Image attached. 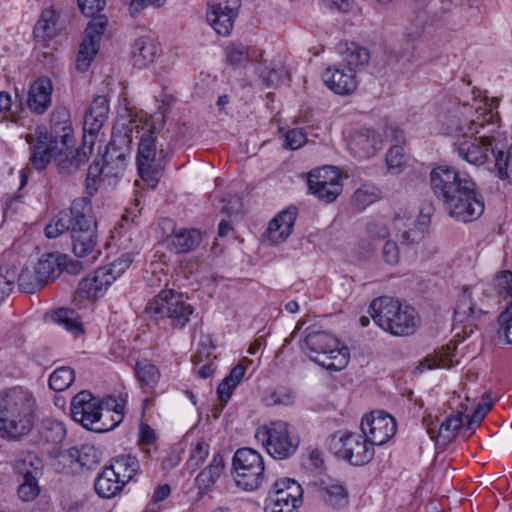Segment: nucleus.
<instances>
[{
  "instance_id": "obj_61",
  "label": "nucleus",
  "mask_w": 512,
  "mask_h": 512,
  "mask_svg": "<svg viewBox=\"0 0 512 512\" xmlns=\"http://www.w3.org/2000/svg\"><path fill=\"white\" fill-rule=\"evenodd\" d=\"M203 355L207 358V363H204L197 371V374L202 379L211 377L216 370L213 360L210 359V353L204 350H199L194 357L195 364L198 365L203 361Z\"/></svg>"
},
{
  "instance_id": "obj_45",
  "label": "nucleus",
  "mask_w": 512,
  "mask_h": 512,
  "mask_svg": "<svg viewBox=\"0 0 512 512\" xmlns=\"http://www.w3.org/2000/svg\"><path fill=\"white\" fill-rule=\"evenodd\" d=\"M138 381L149 388H153L160 379L158 368L147 360L138 361L135 368Z\"/></svg>"
},
{
  "instance_id": "obj_57",
  "label": "nucleus",
  "mask_w": 512,
  "mask_h": 512,
  "mask_svg": "<svg viewBox=\"0 0 512 512\" xmlns=\"http://www.w3.org/2000/svg\"><path fill=\"white\" fill-rule=\"evenodd\" d=\"M247 46L242 43L231 44L226 48V57L229 64L243 66L247 63Z\"/></svg>"
},
{
  "instance_id": "obj_17",
  "label": "nucleus",
  "mask_w": 512,
  "mask_h": 512,
  "mask_svg": "<svg viewBox=\"0 0 512 512\" xmlns=\"http://www.w3.org/2000/svg\"><path fill=\"white\" fill-rule=\"evenodd\" d=\"M70 411L73 420L83 427L93 431L101 427L102 412L98 411V398L89 391L83 390L72 398Z\"/></svg>"
},
{
  "instance_id": "obj_33",
  "label": "nucleus",
  "mask_w": 512,
  "mask_h": 512,
  "mask_svg": "<svg viewBox=\"0 0 512 512\" xmlns=\"http://www.w3.org/2000/svg\"><path fill=\"white\" fill-rule=\"evenodd\" d=\"M341 55L342 62L347 67L348 71L354 73L365 66L370 59L369 51L354 42L346 43L344 49H341Z\"/></svg>"
},
{
  "instance_id": "obj_62",
  "label": "nucleus",
  "mask_w": 512,
  "mask_h": 512,
  "mask_svg": "<svg viewBox=\"0 0 512 512\" xmlns=\"http://www.w3.org/2000/svg\"><path fill=\"white\" fill-rule=\"evenodd\" d=\"M494 288L495 290L505 296H512V272L505 270L502 271L495 279H494Z\"/></svg>"
},
{
  "instance_id": "obj_48",
  "label": "nucleus",
  "mask_w": 512,
  "mask_h": 512,
  "mask_svg": "<svg viewBox=\"0 0 512 512\" xmlns=\"http://www.w3.org/2000/svg\"><path fill=\"white\" fill-rule=\"evenodd\" d=\"M75 378L74 371L69 367L57 368L49 378V387L54 391H64L69 388Z\"/></svg>"
},
{
  "instance_id": "obj_23",
  "label": "nucleus",
  "mask_w": 512,
  "mask_h": 512,
  "mask_svg": "<svg viewBox=\"0 0 512 512\" xmlns=\"http://www.w3.org/2000/svg\"><path fill=\"white\" fill-rule=\"evenodd\" d=\"M349 148L356 157L369 158L381 148V139L375 131L361 129L352 135Z\"/></svg>"
},
{
  "instance_id": "obj_58",
  "label": "nucleus",
  "mask_w": 512,
  "mask_h": 512,
  "mask_svg": "<svg viewBox=\"0 0 512 512\" xmlns=\"http://www.w3.org/2000/svg\"><path fill=\"white\" fill-rule=\"evenodd\" d=\"M17 277L16 271L0 267V303L11 293Z\"/></svg>"
},
{
  "instance_id": "obj_51",
  "label": "nucleus",
  "mask_w": 512,
  "mask_h": 512,
  "mask_svg": "<svg viewBox=\"0 0 512 512\" xmlns=\"http://www.w3.org/2000/svg\"><path fill=\"white\" fill-rule=\"evenodd\" d=\"M209 455V444L199 439L191 449L190 457L187 461V467L191 471H195L202 465Z\"/></svg>"
},
{
  "instance_id": "obj_4",
  "label": "nucleus",
  "mask_w": 512,
  "mask_h": 512,
  "mask_svg": "<svg viewBox=\"0 0 512 512\" xmlns=\"http://www.w3.org/2000/svg\"><path fill=\"white\" fill-rule=\"evenodd\" d=\"M300 349L311 361L330 371L344 369L350 358L346 346L341 345L335 336L316 326H309L304 330Z\"/></svg>"
},
{
  "instance_id": "obj_18",
  "label": "nucleus",
  "mask_w": 512,
  "mask_h": 512,
  "mask_svg": "<svg viewBox=\"0 0 512 512\" xmlns=\"http://www.w3.org/2000/svg\"><path fill=\"white\" fill-rule=\"evenodd\" d=\"M112 283L111 274L100 267L80 281L77 294L81 298L96 300L105 294Z\"/></svg>"
},
{
  "instance_id": "obj_7",
  "label": "nucleus",
  "mask_w": 512,
  "mask_h": 512,
  "mask_svg": "<svg viewBox=\"0 0 512 512\" xmlns=\"http://www.w3.org/2000/svg\"><path fill=\"white\" fill-rule=\"evenodd\" d=\"M74 212L76 217L70 234L73 253L79 258H87V263H93L100 251L97 249V222L92 215L90 199L74 200Z\"/></svg>"
},
{
  "instance_id": "obj_55",
  "label": "nucleus",
  "mask_w": 512,
  "mask_h": 512,
  "mask_svg": "<svg viewBox=\"0 0 512 512\" xmlns=\"http://www.w3.org/2000/svg\"><path fill=\"white\" fill-rule=\"evenodd\" d=\"M405 154L404 148L399 145L391 147L386 155V163L388 170L392 174H398L402 170Z\"/></svg>"
},
{
  "instance_id": "obj_36",
  "label": "nucleus",
  "mask_w": 512,
  "mask_h": 512,
  "mask_svg": "<svg viewBox=\"0 0 512 512\" xmlns=\"http://www.w3.org/2000/svg\"><path fill=\"white\" fill-rule=\"evenodd\" d=\"M395 226L398 230L397 236L400 237L402 244L418 243L424 237V225L415 220L397 219Z\"/></svg>"
},
{
  "instance_id": "obj_6",
  "label": "nucleus",
  "mask_w": 512,
  "mask_h": 512,
  "mask_svg": "<svg viewBox=\"0 0 512 512\" xmlns=\"http://www.w3.org/2000/svg\"><path fill=\"white\" fill-rule=\"evenodd\" d=\"M165 124L164 115L155 113L146 118L141 129L140 141L137 151V169L141 179L147 186L154 189L162 175L163 167L156 159V134L163 130Z\"/></svg>"
},
{
  "instance_id": "obj_53",
  "label": "nucleus",
  "mask_w": 512,
  "mask_h": 512,
  "mask_svg": "<svg viewBox=\"0 0 512 512\" xmlns=\"http://www.w3.org/2000/svg\"><path fill=\"white\" fill-rule=\"evenodd\" d=\"M19 485L17 488L18 497L24 502L35 500L40 494L39 480H17Z\"/></svg>"
},
{
  "instance_id": "obj_56",
  "label": "nucleus",
  "mask_w": 512,
  "mask_h": 512,
  "mask_svg": "<svg viewBox=\"0 0 512 512\" xmlns=\"http://www.w3.org/2000/svg\"><path fill=\"white\" fill-rule=\"evenodd\" d=\"M132 262L133 255L131 253H124L109 265L103 266L101 268L105 269L109 274H111L114 282L126 271V269L129 268Z\"/></svg>"
},
{
  "instance_id": "obj_24",
  "label": "nucleus",
  "mask_w": 512,
  "mask_h": 512,
  "mask_svg": "<svg viewBox=\"0 0 512 512\" xmlns=\"http://www.w3.org/2000/svg\"><path fill=\"white\" fill-rule=\"evenodd\" d=\"M52 91V81L48 77L38 78L30 86L27 99L28 107L38 114L44 113L51 104Z\"/></svg>"
},
{
  "instance_id": "obj_20",
  "label": "nucleus",
  "mask_w": 512,
  "mask_h": 512,
  "mask_svg": "<svg viewBox=\"0 0 512 512\" xmlns=\"http://www.w3.org/2000/svg\"><path fill=\"white\" fill-rule=\"evenodd\" d=\"M109 104L105 96H97L93 99L84 118V132L88 140L94 142V137L108 118Z\"/></svg>"
},
{
  "instance_id": "obj_43",
  "label": "nucleus",
  "mask_w": 512,
  "mask_h": 512,
  "mask_svg": "<svg viewBox=\"0 0 512 512\" xmlns=\"http://www.w3.org/2000/svg\"><path fill=\"white\" fill-rule=\"evenodd\" d=\"M112 146H113V144L111 143L107 147L106 154L103 157V162H104L103 164H101L98 161H94L88 168L87 179H86V189L90 196H92L97 191V189H98L97 185L101 179L102 174L109 168V165L107 164V157L109 156V153H110L109 150Z\"/></svg>"
},
{
  "instance_id": "obj_26",
  "label": "nucleus",
  "mask_w": 512,
  "mask_h": 512,
  "mask_svg": "<svg viewBox=\"0 0 512 512\" xmlns=\"http://www.w3.org/2000/svg\"><path fill=\"white\" fill-rule=\"evenodd\" d=\"M482 313V309L476 308L470 289L465 288L454 309L455 323L462 324L464 329L470 328L469 332L471 333L473 331L471 326ZM464 332L468 333L467 330H464Z\"/></svg>"
},
{
  "instance_id": "obj_46",
  "label": "nucleus",
  "mask_w": 512,
  "mask_h": 512,
  "mask_svg": "<svg viewBox=\"0 0 512 512\" xmlns=\"http://www.w3.org/2000/svg\"><path fill=\"white\" fill-rule=\"evenodd\" d=\"M76 459L79 470L83 468L92 470L100 463L101 452L93 445H83L81 448H76Z\"/></svg>"
},
{
  "instance_id": "obj_64",
  "label": "nucleus",
  "mask_w": 512,
  "mask_h": 512,
  "mask_svg": "<svg viewBox=\"0 0 512 512\" xmlns=\"http://www.w3.org/2000/svg\"><path fill=\"white\" fill-rule=\"evenodd\" d=\"M305 143L306 135L302 129L295 128L285 134V145L292 150L302 147Z\"/></svg>"
},
{
  "instance_id": "obj_10",
  "label": "nucleus",
  "mask_w": 512,
  "mask_h": 512,
  "mask_svg": "<svg viewBox=\"0 0 512 512\" xmlns=\"http://www.w3.org/2000/svg\"><path fill=\"white\" fill-rule=\"evenodd\" d=\"M255 438L274 459L291 457L299 446V437L291 425L284 421L259 426Z\"/></svg>"
},
{
  "instance_id": "obj_8",
  "label": "nucleus",
  "mask_w": 512,
  "mask_h": 512,
  "mask_svg": "<svg viewBox=\"0 0 512 512\" xmlns=\"http://www.w3.org/2000/svg\"><path fill=\"white\" fill-rule=\"evenodd\" d=\"M105 5L106 0H78L81 12L88 17H93L85 29V37L80 44L76 57V69L79 72L88 70L99 51L100 40L107 25V18L105 15H95L102 11Z\"/></svg>"
},
{
  "instance_id": "obj_30",
  "label": "nucleus",
  "mask_w": 512,
  "mask_h": 512,
  "mask_svg": "<svg viewBox=\"0 0 512 512\" xmlns=\"http://www.w3.org/2000/svg\"><path fill=\"white\" fill-rule=\"evenodd\" d=\"M302 488L293 479L285 478L278 480L273 485V493L268 497L267 501L278 503H292L300 505L302 502Z\"/></svg>"
},
{
  "instance_id": "obj_41",
  "label": "nucleus",
  "mask_w": 512,
  "mask_h": 512,
  "mask_svg": "<svg viewBox=\"0 0 512 512\" xmlns=\"http://www.w3.org/2000/svg\"><path fill=\"white\" fill-rule=\"evenodd\" d=\"M223 468V457L220 453H217L213 456L210 464L199 473L197 481L201 486L209 487L220 477Z\"/></svg>"
},
{
  "instance_id": "obj_34",
  "label": "nucleus",
  "mask_w": 512,
  "mask_h": 512,
  "mask_svg": "<svg viewBox=\"0 0 512 512\" xmlns=\"http://www.w3.org/2000/svg\"><path fill=\"white\" fill-rule=\"evenodd\" d=\"M108 467L113 469L115 475L126 485L138 473L140 464L135 456L122 454L113 458L111 465Z\"/></svg>"
},
{
  "instance_id": "obj_29",
  "label": "nucleus",
  "mask_w": 512,
  "mask_h": 512,
  "mask_svg": "<svg viewBox=\"0 0 512 512\" xmlns=\"http://www.w3.org/2000/svg\"><path fill=\"white\" fill-rule=\"evenodd\" d=\"M166 241L175 253H188L199 246L202 234L198 229L180 228L174 230Z\"/></svg>"
},
{
  "instance_id": "obj_40",
  "label": "nucleus",
  "mask_w": 512,
  "mask_h": 512,
  "mask_svg": "<svg viewBox=\"0 0 512 512\" xmlns=\"http://www.w3.org/2000/svg\"><path fill=\"white\" fill-rule=\"evenodd\" d=\"M65 434L66 431L62 423L52 419L42 421L39 435L44 442L58 444L65 438Z\"/></svg>"
},
{
  "instance_id": "obj_25",
  "label": "nucleus",
  "mask_w": 512,
  "mask_h": 512,
  "mask_svg": "<svg viewBox=\"0 0 512 512\" xmlns=\"http://www.w3.org/2000/svg\"><path fill=\"white\" fill-rule=\"evenodd\" d=\"M157 41L148 35L136 38L131 46L133 65L139 69L147 68L158 55Z\"/></svg>"
},
{
  "instance_id": "obj_54",
  "label": "nucleus",
  "mask_w": 512,
  "mask_h": 512,
  "mask_svg": "<svg viewBox=\"0 0 512 512\" xmlns=\"http://www.w3.org/2000/svg\"><path fill=\"white\" fill-rule=\"evenodd\" d=\"M261 78L267 87H277L289 80V72L281 66L278 69L272 68L261 72Z\"/></svg>"
},
{
  "instance_id": "obj_15",
  "label": "nucleus",
  "mask_w": 512,
  "mask_h": 512,
  "mask_svg": "<svg viewBox=\"0 0 512 512\" xmlns=\"http://www.w3.org/2000/svg\"><path fill=\"white\" fill-rule=\"evenodd\" d=\"M395 419L383 412L376 411L365 416L361 422V431L373 446L385 444L396 432Z\"/></svg>"
},
{
  "instance_id": "obj_19",
  "label": "nucleus",
  "mask_w": 512,
  "mask_h": 512,
  "mask_svg": "<svg viewBox=\"0 0 512 512\" xmlns=\"http://www.w3.org/2000/svg\"><path fill=\"white\" fill-rule=\"evenodd\" d=\"M462 410L458 411L455 415H451L442 422L439 427L438 433L432 427V421L430 416H426L423 418V425L425 426L428 435L431 439H436L442 444H446L450 442L454 437L456 432L461 428L463 424V414L468 411V405L462 404Z\"/></svg>"
},
{
  "instance_id": "obj_12",
  "label": "nucleus",
  "mask_w": 512,
  "mask_h": 512,
  "mask_svg": "<svg viewBox=\"0 0 512 512\" xmlns=\"http://www.w3.org/2000/svg\"><path fill=\"white\" fill-rule=\"evenodd\" d=\"M328 448L338 458L355 466L368 463L374 456V446L364 435L347 431H338L331 435Z\"/></svg>"
},
{
  "instance_id": "obj_52",
  "label": "nucleus",
  "mask_w": 512,
  "mask_h": 512,
  "mask_svg": "<svg viewBox=\"0 0 512 512\" xmlns=\"http://www.w3.org/2000/svg\"><path fill=\"white\" fill-rule=\"evenodd\" d=\"M495 166L498 176L501 179H507L512 184V144L507 155L500 150L496 152Z\"/></svg>"
},
{
  "instance_id": "obj_5",
  "label": "nucleus",
  "mask_w": 512,
  "mask_h": 512,
  "mask_svg": "<svg viewBox=\"0 0 512 512\" xmlns=\"http://www.w3.org/2000/svg\"><path fill=\"white\" fill-rule=\"evenodd\" d=\"M368 313L380 328L395 336L411 335L420 325V316L414 307L390 297L374 299Z\"/></svg>"
},
{
  "instance_id": "obj_27",
  "label": "nucleus",
  "mask_w": 512,
  "mask_h": 512,
  "mask_svg": "<svg viewBox=\"0 0 512 512\" xmlns=\"http://www.w3.org/2000/svg\"><path fill=\"white\" fill-rule=\"evenodd\" d=\"M323 80L329 89L339 95L350 94L357 86L355 73L348 70L346 72L339 67L328 68Z\"/></svg>"
},
{
  "instance_id": "obj_39",
  "label": "nucleus",
  "mask_w": 512,
  "mask_h": 512,
  "mask_svg": "<svg viewBox=\"0 0 512 512\" xmlns=\"http://www.w3.org/2000/svg\"><path fill=\"white\" fill-rule=\"evenodd\" d=\"M53 467L59 473H78L80 470L76 459V447L60 451L53 460Z\"/></svg>"
},
{
  "instance_id": "obj_1",
  "label": "nucleus",
  "mask_w": 512,
  "mask_h": 512,
  "mask_svg": "<svg viewBox=\"0 0 512 512\" xmlns=\"http://www.w3.org/2000/svg\"><path fill=\"white\" fill-rule=\"evenodd\" d=\"M498 128V116L491 108L458 105L449 125L454 137L453 147L459 158L475 166L485 164L492 147L493 133Z\"/></svg>"
},
{
  "instance_id": "obj_31",
  "label": "nucleus",
  "mask_w": 512,
  "mask_h": 512,
  "mask_svg": "<svg viewBox=\"0 0 512 512\" xmlns=\"http://www.w3.org/2000/svg\"><path fill=\"white\" fill-rule=\"evenodd\" d=\"M123 405L117 402L113 397L98 399V411L102 412L101 427L97 431H109L119 425L124 418Z\"/></svg>"
},
{
  "instance_id": "obj_44",
  "label": "nucleus",
  "mask_w": 512,
  "mask_h": 512,
  "mask_svg": "<svg viewBox=\"0 0 512 512\" xmlns=\"http://www.w3.org/2000/svg\"><path fill=\"white\" fill-rule=\"evenodd\" d=\"M18 284L21 291L28 294L35 293L45 285L34 266H27L21 271L18 275Z\"/></svg>"
},
{
  "instance_id": "obj_2",
  "label": "nucleus",
  "mask_w": 512,
  "mask_h": 512,
  "mask_svg": "<svg viewBox=\"0 0 512 512\" xmlns=\"http://www.w3.org/2000/svg\"><path fill=\"white\" fill-rule=\"evenodd\" d=\"M430 185L446 212L455 220L472 222L484 212V199L476 183L455 167L440 165L433 168L430 172Z\"/></svg>"
},
{
  "instance_id": "obj_35",
  "label": "nucleus",
  "mask_w": 512,
  "mask_h": 512,
  "mask_svg": "<svg viewBox=\"0 0 512 512\" xmlns=\"http://www.w3.org/2000/svg\"><path fill=\"white\" fill-rule=\"evenodd\" d=\"M245 371L246 367L242 363L237 364L218 385L217 395L222 403L226 404L229 401L234 390L242 381Z\"/></svg>"
},
{
  "instance_id": "obj_16",
  "label": "nucleus",
  "mask_w": 512,
  "mask_h": 512,
  "mask_svg": "<svg viewBox=\"0 0 512 512\" xmlns=\"http://www.w3.org/2000/svg\"><path fill=\"white\" fill-rule=\"evenodd\" d=\"M26 140L31 150L30 161L37 170L45 169L52 159L55 160L60 150L57 139L40 127L36 128L34 134L28 135Z\"/></svg>"
},
{
  "instance_id": "obj_47",
  "label": "nucleus",
  "mask_w": 512,
  "mask_h": 512,
  "mask_svg": "<svg viewBox=\"0 0 512 512\" xmlns=\"http://www.w3.org/2000/svg\"><path fill=\"white\" fill-rule=\"evenodd\" d=\"M321 493L324 500L334 507H343L348 503V493L341 484L335 483L323 486Z\"/></svg>"
},
{
  "instance_id": "obj_38",
  "label": "nucleus",
  "mask_w": 512,
  "mask_h": 512,
  "mask_svg": "<svg viewBox=\"0 0 512 512\" xmlns=\"http://www.w3.org/2000/svg\"><path fill=\"white\" fill-rule=\"evenodd\" d=\"M51 317L55 323L63 326L67 331L75 335L83 333V327L79 319V315L74 310L59 308L52 313Z\"/></svg>"
},
{
  "instance_id": "obj_9",
  "label": "nucleus",
  "mask_w": 512,
  "mask_h": 512,
  "mask_svg": "<svg viewBox=\"0 0 512 512\" xmlns=\"http://www.w3.org/2000/svg\"><path fill=\"white\" fill-rule=\"evenodd\" d=\"M148 318L168 321L171 327L182 329L193 314V307L183 299V295L173 290L161 291L148 302L145 308Z\"/></svg>"
},
{
  "instance_id": "obj_49",
  "label": "nucleus",
  "mask_w": 512,
  "mask_h": 512,
  "mask_svg": "<svg viewBox=\"0 0 512 512\" xmlns=\"http://www.w3.org/2000/svg\"><path fill=\"white\" fill-rule=\"evenodd\" d=\"M34 268L38 272L39 277L42 278L43 282L46 284L50 279L55 277L54 274L59 269V264L57 263L55 255L44 254L39 258Z\"/></svg>"
},
{
  "instance_id": "obj_14",
  "label": "nucleus",
  "mask_w": 512,
  "mask_h": 512,
  "mask_svg": "<svg viewBox=\"0 0 512 512\" xmlns=\"http://www.w3.org/2000/svg\"><path fill=\"white\" fill-rule=\"evenodd\" d=\"M241 0H208L207 21L220 36L230 35Z\"/></svg>"
},
{
  "instance_id": "obj_11",
  "label": "nucleus",
  "mask_w": 512,
  "mask_h": 512,
  "mask_svg": "<svg viewBox=\"0 0 512 512\" xmlns=\"http://www.w3.org/2000/svg\"><path fill=\"white\" fill-rule=\"evenodd\" d=\"M265 466L261 454L255 449H238L232 461V474L238 487L246 491L258 489L265 479Z\"/></svg>"
},
{
  "instance_id": "obj_59",
  "label": "nucleus",
  "mask_w": 512,
  "mask_h": 512,
  "mask_svg": "<svg viewBox=\"0 0 512 512\" xmlns=\"http://www.w3.org/2000/svg\"><path fill=\"white\" fill-rule=\"evenodd\" d=\"M294 401L292 392L286 388H278L268 392L265 396V402L269 406L273 405H290Z\"/></svg>"
},
{
  "instance_id": "obj_22",
  "label": "nucleus",
  "mask_w": 512,
  "mask_h": 512,
  "mask_svg": "<svg viewBox=\"0 0 512 512\" xmlns=\"http://www.w3.org/2000/svg\"><path fill=\"white\" fill-rule=\"evenodd\" d=\"M93 141L88 140L84 135V144L80 149L73 151H63L60 149L55 158L58 170L62 174H70L81 165L86 163L92 153Z\"/></svg>"
},
{
  "instance_id": "obj_50",
  "label": "nucleus",
  "mask_w": 512,
  "mask_h": 512,
  "mask_svg": "<svg viewBox=\"0 0 512 512\" xmlns=\"http://www.w3.org/2000/svg\"><path fill=\"white\" fill-rule=\"evenodd\" d=\"M496 398H493L491 396V393H485L482 396L483 403H480L475 408L473 414L470 416L467 427L470 430H474L476 427L479 426L481 421L484 419L485 415L489 410H491L493 403L495 402Z\"/></svg>"
},
{
  "instance_id": "obj_42",
  "label": "nucleus",
  "mask_w": 512,
  "mask_h": 512,
  "mask_svg": "<svg viewBox=\"0 0 512 512\" xmlns=\"http://www.w3.org/2000/svg\"><path fill=\"white\" fill-rule=\"evenodd\" d=\"M380 190L371 184L359 187L353 194L351 202L359 210L365 209L380 198Z\"/></svg>"
},
{
  "instance_id": "obj_21",
  "label": "nucleus",
  "mask_w": 512,
  "mask_h": 512,
  "mask_svg": "<svg viewBox=\"0 0 512 512\" xmlns=\"http://www.w3.org/2000/svg\"><path fill=\"white\" fill-rule=\"evenodd\" d=\"M296 217L297 209L289 207L270 221L267 229V238L272 245L280 244L290 236Z\"/></svg>"
},
{
  "instance_id": "obj_3",
  "label": "nucleus",
  "mask_w": 512,
  "mask_h": 512,
  "mask_svg": "<svg viewBox=\"0 0 512 512\" xmlns=\"http://www.w3.org/2000/svg\"><path fill=\"white\" fill-rule=\"evenodd\" d=\"M37 411V400L30 390L17 386L0 392V438L20 441L29 435Z\"/></svg>"
},
{
  "instance_id": "obj_37",
  "label": "nucleus",
  "mask_w": 512,
  "mask_h": 512,
  "mask_svg": "<svg viewBox=\"0 0 512 512\" xmlns=\"http://www.w3.org/2000/svg\"><path fill=\"white\" fill-rule=\"evenodd\" d=\"M34 36L39 41L53 38L57 33V16L54 10L46 9L41 13L34 30Z\"/></svg>"
},
{
  "instance_id": "obj_60",
  "label": "nucleus",
  "mask_w": 512,
  "mask_h": 512,
  "mask_svg": "<svg viewBox=\"0 0 512 512\" xmlns=\"http://www.w3.org/2000/svg\"><path fill=\"white\" fill-rule=\"evenodd\" d=\"M76 217V213L74 212V201L70 207L69 212L62 211L60 212L53 220L52 223L60 230V234L68 231L71 234V227L74 224V220Z\"/></svg>"
},
{
  "instance_id": "obj_13",
  "label": "nucleus",
  "mask_w": 512,
  "mask_h": 512,
  "mask_svg": "<svg viewBox=\"0 0 512 512\" xmlns=\"http://www.w3.org/2000/svg\"><path fill=\"white\" fill-rule=\"evenodd\" d=\"M307 183L309 192L326 203L334 202L343 189L341 172L333 166L313 169L308 174Z\"/></svg>"
},
{
  "instance_id": "obj_32",
  "label": "nucleus",
  "mask_w": 512,
  "mask_h": 512,
  "mask_svg": "<svg viewBox=\"0 0 512 512\" xmlns=\"http://www.w3.org/2000/svg\"><path fill=\"white\" fill-rule=\"evenodd\" d=\"M125 486L115 471L105 467L95 481V491L102 498H111Z\"/></svg>"
},
{
  "instance_id": "obj_63",
  "label": "nucleus",
  "mask_w": 512,
  "mask_h": 512,
  "mask_svg": "<svg viewBox=\"0 0 512 512\" xmlns=\"http://www.w3.org/2000/svg\"><path fill=\"white\" fill-rule=\"evenodd\" d=\"M498 322L503 330L505 342L512 344V301L506 310L500 314Z\"/></svg>"
},
{
  "instance_id": "obj_28",
  "label": "nucleus",
  "mask_w": 512,
  "mask_h": 512,
  "mask_svg": "<svg viewBox=\"0 0 512 512\" xmlns=\"http://www.w3.org/2000/svg\"><path fill=\"white\" fill-rule=\"evenodd\" d=\"M13 469L17 480H40L43 476L44 465L35 453L27 452L15 460Z\"/></svg>"
}]
</instances>
